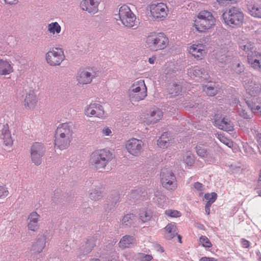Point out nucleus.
Returning <instances> with one entry per match:
<instances>
[{
  "instance_id": "36",
  "label": "nucleus",
  "mask_w": 261,
  "mask_h": 261,
  "mask_svg": "<svg viewBox=\"0 0 261 261\" xmlns=\"http://www.w3.org/2000/svg\"><path fill=\"white\" fill-rule=\"evenodd\" d=\"M104 191L102 188L98 187L91 190L90 193V198L93 200H98L103 196Z\"/></svg>"
},
{
  "instance_id": "24",
  "label": "nucleus",
  "mask_w": 261,
  "mask_h": 261,
  "mask_svg": "<svg viewBox=\"0 0 261 261\" xmlns=\"http://www.w3.org/2000/svg\"><path fill=\"white\" fill-rule=\"evenodd\" d=\"M195 150L197 155L201 158H207L209 155L207 145L205 143L203 142H198L195 147Z\"/></svg>"
},
{
  "instance_id": "45",
  "label": "nucleus",
  "mask_w": 261,
  "mask_h": 261,
  "mask_svg": "<svg viewBox=\"0 0 261 261\" xmlns=\"http://www.w3.org/2000/svg\"><path fill=\"white\" fill-rule=\"evenodd\" d=\"M204 197L207 200L206 203H210V204L212 205V204L216 201L217 198V195L215 192L206 193L205 194Z\"/></svg>"
},
{
  "instance_id": "53",
  "label": "nucleus",
  "mask_w": 261,
  "mask_h": 261,
  "mask_svg": "<svg viewBox=\"0 0 261 261\" xmlns=\"http://www.w3.org/2000/svg\"><path fill=\"white\" fill-rule=\"evenodd\" d=\"M152 259V256L151 255L143 254L142 257V261H150Z\"/></svg>"
},
{
  "instance_id": "48",
  "label": "nucleus",
  "mask_w": 261,
  "mask_h": 261,
  "mask_svg": "<svg viewBox=\"0 0 261 261\" xmlns=\"http://www.w3.org/2000/svg\"><path fill=\"white\" fill-rule=\"evenodd\" d=\"M169 93L172 96L178 95L181 91V87L180 85H176L173 86L169 89Z\"/></svg>"
},
{
  "instance_id": "59",
  "label": "nucleus",
  "mask_w": 261,
  "mask_h": 261,
  "mask_svg": "<svg viewBox=\"0 0 261 261\" xmlns=\"http://www.w3.org/2000/svg\"><path fill=\"white\" fill-rule=\"evenodd\" d=\"M258 184L259 186H261V168H260V172H259V178L258 179Z\"/></svg>"
},
{
  "instance_id": "22",
  "label": "nucleus",
  "mask_w": 261,
  "mask_h": 261,
  "mask_svg": "<svg viewBox=\"0 0 261 261\" xmlns=\"http://www.w3.org/2000/svg\"><path fill=\"white\" fill-rule=\"evenodd\" d=\"M215 125L219 129L226 132L232 131L233 129V126L231 121L225 118H223L222 120L216 119Z\"/></svg>"
},
{
  "instance_id": "52",
  "label": "nucleus",
  "mask_w": 261,
  "mask_h": 261,
  "mask_svg": "<svg viewBox=\"0 0 261 261\" xmlns=\"http://www.w3.org/2000/svg\"><path fill=\"white\" fill-rule=\"evenodd\" d=\"M102 133L105 136H110L112 134V131L109 127H105L102 129Z\"/></svg>"
},
{
  "instance_id": "47",
  "label": "nucleus",
  "mask_w": 261,
  "mask_h": 261,
  "mask_svg": "<svg viewBox=\"0 0 261 261\" xmlns=\"http://www.w3.org/2000/svg\"><path fill=\"white\" fill-rule=\"evenodd\" d=\"M245 69V68L244 65L241 63H238L235 66L233 67L232 70L234 74H240L244 71Z\"/></svg>"
},
{
  "instance_id": "63",
  "label": "nucleus",
  "mask_w": 261,
  "mask_h": 261,
  "mask_svg": "<svg viewBox=\"0 0 261 261\" xmlns=\"http://www.w3.org/2000/svg\"><path fill=\"white\" fill-rule=\"evenodd\" d=\"M259 196H261V190H259L258 192H257Z\"/></svg>"
},
{
  "instance_id": "41",
  "label": "nucleus",
  "mask_w": 261,
  "mask_h": 261,
  "mask_svg": "<svg viewBox=\"0 0 261 261\" xmlns=\"http://www.w3.org/2000/svg\"><path fill=\"white\" fill-rule=\"evenodd\" d=\"M217 138L220 140L221 142L226 145L229 148L233 147V142L230 140L226 138L223 134H218Z\"/></svg>"
},
{
  "instance_id": "13",
  "label": "nucleus",
  "mask_w": 261,
  "mask_h": 261,
  "mask_svg": "<svg viewBox=\"0 0 261 261\" xmlns=\"http://www.w3.org/2000/svg\"><path fill=\"white\" fill-rule=\"evenodd\" d=\"M45 152L43 145L39 142H35L31 148V157L32 162L36 165H39L42 161V158Z\"/></svg>"
},
{
  "instance_id": "56",
  "label": "nucleus",
  "mask_w": 261,
  "mask_h": 261,
  "mask_svg": "<svg viewBox=\"0 0 261 261\" xmlns=\"http://www.w3.org/2000/svg\"><path fill=\"white\" fill-rule=\"evenodd\" d=\"M255 138H256V141L258 142L259 146L261 147V134L257 133L256 135Z\"/></svg>"
},
{
  "instance_id": "4",
  "label": "nucleus",
  "mask_w": 261,
  "mask_h": 261,
  "mask_svg": "<svg viewBox=\"0 0 261 261\" xmlns=\"http://www.w3.org/2000/svg\"><path fill=\"white\" fill-rule=\"evenodd\" d=\"M113 158V154L106 149L94 151L91 154L90 164L97 169H104Z\"/></svg>"
},
{
  "instance_id": "30",
  "label": "nucleus",
  "mask_w": 261,
  "mask_h": 261,
  "mask_svg": "<svg viewBox=\"0 0 261 261\" xmlns=\"http://www.w3.org/2000/svg\"><path fill=\"white\" fill-rule=\"evenodd\" d=\"M219 88L216 84L202 86L203 91L209 96H214L219 92Z\"/></svg>"
},
{
  "instance_id": "40",
  "label": "nucleus",
  "mask_w": 261,
  "mask_h": 261,
  "mask_svg": "<svg viewBox=\"0 0 261 261\" xmlns=\"http://www.w3.org/2000/svg\"><path fill=\"white\" fill-rule=\"evenodd\" d=\"M246 105L248 106V107H250L252 113H253L257 115L261 116V102L257 103H254L252 105L246 102Z\"/></svg>"
},
{
  "instance_id": "39",
  "label": "nucleus",
  "mask_w": 261,
  "mask_h": 261,
  "mask_svg": "<svg viewBox=\"0 0 261 261\" xmlns=\"http://www.w3.org/2000/svg\"><path fill=\"white\" fill-rule=\"evenodd\" d=\"M48 31L51 34H58L61 32V27L58 22H55L48 24Z\"/></svg>"
},
{
  "instance_id": "1",
  "label": "nucleus",
  "mask_w": 261,
  "mask_h": 261,
  "mask_svg": "<svg viewBox=\"0 0 261 261\" xmlns=\"http://www.w3.org/2000/svg\"><path fill=\"white\" fill-rule=\"evenodd\" d=\"M72 125L69 122L63 123L57 127L55 139V145L60 149L67 148L72 139Z\"/></svg>"
},
{
  "instance_id": "17",
  "label": "nucleus",
  "mask_w": 261,
  "mask_h": 261,
  "mask_svg": "<svg viewBox=\"0 0 261 261\" xmlns=\"http://www.w3.org/2000/svg\"><path fill=\"white\" fill-rule=\"evenodd\" d=\"M248 61L255 70L261 72V54L257 51L251 53L248 55Z\"/></svg>"
},
{
  "instance_id": "46",
  "label": "nucleus",
  "mask_w": 261,
  "mask_h": 261,
  "mask_svg": "<svg viewBox=\"0 0 261 261\" xmlns=\"http://www.w3.org/2000/svg\"><path fill=\"white\" fill-rule=\"evenodd\" d=\"M9 192L6 185H0V199H3L8 196Z\"/></svg>"
},
{
  "instance_id": "6",
  "label": "nucleus",
  "mask_w": 261,
  "mask_h": 261,
  "mask_svg": "<svg viewBox=\"0 0 261 261\" xmlns=\"http://www.w3.org/2000/svg\"><path fill=\"white\" fill-rule=\"evenodd\" d=\"M151 16L154 20H164L168 16L169 10L166 4L163 2H154L149 5Z\"/></svg>"
},
{
  "instance_id": "16",
  "label": "nucleus",
  "mask_w": 261,
  "mask_h": 261,
  "mask_svg": "<svg viewBox=\"0 0 261 261\" xmlns=\"http://www.w3.org/2000/svg\"><path fill=\"white\" fill-rule=\"evenodd\" d=\"M100 0H84L81 3L83 10L95 14L98 11V6Z\"/></svg>"
},
{
  "instance_id": "7",
  "label": "nucleus",
  "mask_w": 261,
  "mask_h": 261,
  "mask_svg": "<svg viewBox=\"0 0 261 261\" xmlns=\"http://www.w3.org/2000/svg\"><path fill=\"white\" fill-rule=\"evenodd\" d=\"M242 83L246 93L251 96H257L261 93V84L256 77L252 76L245 77Z\"/></svg>"
},
{
  "instance_id": "12",
  "label": "nucleus",
  "mask_w": 261,
  "mask_h": 261,
  "mask_svg": "<svg viewBox=\"0 0 261 261\" xmlns=\"http://www.w3.org/2000/svg\"><path fill=\"white\" fill-rule=\"evenodd\" d=\"M144 143L141 140L132 138L128 140L125 144L127 151L133 155L139 156L143 151Z\"/></svg>"
},
{
  "instance_id": "8",
  "label": "nucleus",
  "mask_w": 261,
  "mask_h": 261,
  "mask_svg": "<svg viewBox=\"0 0 261 261\" xmlns=\"http://www.w3.org/2000/svg\"><path fill=\"white\" fill-rule=\"evenodd\" d=\"M118 17L125 27L132 28L135 25L136 17L127 5H124L119 8Z\"/></svg>"
},
{
  "instance_id": "33",
  "label": "nucleus",
  "mask_w": 261,
  "mask_h": 261,
  "mask_svg": "<svg viewBox=\"0 0 261 261\" xmlns=\"http://www.w3.org/2000/svg\"><path fill=\"white\" fill-rule=\"evenodd\" d=\"M45 246V238L42 237L37 240L32 245L31 250L35 253L42 251Z\"/></svg>"
},
{
  "instance_id": "10",
  "label": "nucleus",
  "mask_w": 261,
  "mask_h": 261,
  "mask_svg": "<svg viewBox=\"0 0 261 261\" xmlns=\"http://www.w3.org/2000/svg\"><path fill=\"white\" fill-rule=\"evenodd\" d=\"M84 114L88 117H93L101 119L107 117L103 107L97 103H90L87 105L84 109Z\"/></svg>"
},
{
  "instance_id": "62",
  "label": "nucleus",
  "mask_w": 261,
  "mask_h": 261,
  "mask_svg": "<svg viewBox=\"0 0 261 261\" xmlns=\"http://www.w3.org/2000/svg\"><path fill=\"white\" fill-rule=\"evenodd\" d=\"M91 261H100L99 259H92Z\"/></svg>"
},
{
  "instance_id": "14",
  "label": "nucleus",
  "mask_w": 261,
  "mask_h": 261,
  "mask_svg": "<svg viewBox=\"0 0 261 261\" xmlns=\"http://www.w3.org/2000/svg\"><path fill=\"white\" fill-rule=\"evenodd\" d=\"M205 46L201 43L193 44L188 47L189 53L197 60L202 59L206 55Z\"/></svg>"
},
{
  "instance_id": "42",
  "label": "nucleus",
  "mask_w": 261,
  "mask_h": 261,
  "mask_svg": "<svg viewBox=\"0 0 261 261\" xmlns=\"http://www.w3.org/2000/svg\"><path fill=\"white\" fill-rule=\"evenodd\" d=\"M184 161L187 166H192L195 162L194 156L191 153H187L184 157Z\"/></svg>"
},
{
  "instance_id": "26",
  "label": "nucleus",
  "mask_w": 261,
  "mask_h": 261,
  "mask_svg": "<svg viewBox=\"0 0 261 261\" xmlns=\"http://www.w3.org/2000/svg\"><path fill=\"white\" fill-rule=\"evenodd\" d=\"M163 112L159 108H153L150 110L148 119L150 123H155L163 117Z\"/></svg>"
},
{
  "instance_id": "49",
  "label": "nucleus",
  "mask_w": 261,
  "mask_h": 261,
  "mask_svg": "<svg viewBox=\"0 0 261 261\" xmlns=\"http://www.w3.org/2000/svg\"><path fill=\"white\" fill-rule=\"evenodd\" d=\"M238 0H216L217 3L220 6H226L228 5L236 3Z\"/></svg>"
},
{
  "instance_id": "3",
  "label": "nucleus",
  "mask_w": 261,
  "mask_h": 261,
  "mask_svg": "<svg viewBox=\"0 0 261 261\" xmlns=\"http://www.w3.org/2000/svg\"><path fill=\"white\" fill-rule=\"evenodd\" d=\"M224 23L232 28H239L243 25L244 14L239 8L231 7L222 14Z\"/></svg>"
},
{
  "instance_id": "31",
  "label": "nucleus",
  "mask_w": 261,
  "mask_h": 261,
  "mask_svg": "<svg viewBox=\"0 0 261 261\" xmlns=\"http://www.w3.org/2000/svg\"><path fill=\"white\" fill-rule=\"evenodd\" d=\"M250 107L245 105L239 103L238 106V113L239 115L244 119H249L252 115V112L249 110Z\"/></svg>"
},
{
  "instance_id": "2",
  "label": "nucleus",
  "mask_w": 261,
  "mask_h": 261,
  "mask_svg": "<svg viewBox=\"0 0 261 261\" xmlns=\"http://www.w3.org/2000/svg\"><path fill=\"white\" fill-rule=\"evenodd\" d=\"M216 22V18L211 12L203 10L194 18L193 26L199 33H206L215 27Z\"/></svg>"
},
{
  "instance_id": "64",
  "label": "nucleus",
  "mask_w": 261,
  "mask_h": 261,
  "mask_svg": "<svg viewBox=\"0 0 261 261\" xmlns=\"http://www.w3.org/2000/svg\"><path fill=\"white\" fill-rule=\"evenodd\" d=\"M160 247V248H161V252H163V251H164L163 249L161 247Z\"/></svg>"
},
{
  "instance_id": "9",
  "label": "nucleus",
  "mask_w": 261,
  "mask_h": 261,
  "mask_svg": "<svg viewBox=\"0 0 261 261\" xmlns=\"http://www.w3.org/2000/svg\"><path fill=\"white\" fill-rule=\"evenodd\" d=\"M45 58L50 66L59 65L65 59L64 51L61 48L54 47L46 54Z\"/></svg>"
},
{
  "instance_id": "35",
  "label": "nucleus",
  "mask_w": 261,
  "mask_h": 261,
  "mask_svg": "<svg viewBox=\"0 0 261 261\" xmlns=\"http://www.w3.org/2000/svg\"><path fill=\"white\" fill-rule=\"evenodd\" d=\"M129 96L132 101H139L143 100L147 96V91L137 92H129Z\"/></svg>"
},
{
  "instance_id": "51",
  "label": "nucleus",
  "mask_w": 261,
  "mask_h": 261,
  "mask_svg": "<svg viewBox=\"0 0 261 261\" xmlns=\"http://www.w3.org/2000/svg\"><path fill=\"white\" fill-rule=\"evenodd\" d=\"M241 244L243 248H247L250 246V242L245 239L241 240Z\"/></svg>"
},
{
  "instance_id": "15",
  "label": "nucleus",
  "mask_w": 261,
  "mask_h": 261,
  "mask_svg": "<svg viewBox=\"0 0 261 261\" xmlns=\"http://www.w3.org/2000/svg\"><path fill=\"white\" fill-rule=\"evenodd\" d=\"M1 139L3 140V144L6 147H11L12 146L13 140L9 125L7 123L3 126L1 130Z\"/></svg>"
},
{
  "instance_id": "25",
  "label": "nucleus",
  "mask_w": 261,
  "mask_h": 261,
  "mask_svg": "<svg viewBox=\"0 0 261 261\" xmlns=\"http://www.w3.org/2000/svg\"><path fill=\"white\" fill-rule=\"evenodd\" d=\"M171 143V137L167 133H164L157 141L158 146L163 149L167 148Z\"/></svg>"
},
{
  "instance_id": "21",
  "label": "nucleus",
  "mask_w": 261,
  "mask_h": 261,
  "mask_svg": "<svg viewBox=\"0 0 261 261\" xmlns=\"http://www.w3.org/2000/svg\"><path fill=\"white\" fill-rule=\"evenodd\" d=\"M14 71L11 62L7 60L0 59V75H7Z\"/></svg>"
},
{
  "instance_id": "23",
  "label": "nucleus",
  "mask_w": 261,
  "mask_h": 261,
  "mask_svg": "<svg viewBox=\"0 0 261 261\" xmlns=\"http://www.w3.org/2000/svg\"><path fill=\"white\" fill-rule=\"evenodd\" d=\"M136 244L135 238L130 235H125L120 239L119 246L121 249L129 248Z\"/></svg>"
},
{
  "instance_id": "19",
  "label": "nucleus",
  "mask_w": 261,
  "mask_h": 261,
  "mask_svg": "<svg viewBox=\"0 0 261 261\" xmlns=\"http://www.w3.org/2000/svg\"><path fill=\"white\" fill-rule=\"evenodd\" d=\"M40 218L39 214L36 212L31 213L28 217V229L31 231H35L39 228L38 221Z\"/></svg>"
},
{
  "instance_id": "43",
  "label": "nucleus",
  "mask_w": 261,
  "mask_h": 261,
  "mask_svg": "<svg viewBox=\"0 0 261 261\" xmlns=\"http://www.w3.org/2000/svg\"><path fill=\"white\" fill-rule=\"evenodd\" d=\"M200 244L205 248H211L212 244L210 240L205 236H202L199 238Z\"/></svg>"
},
{
  "instance_id": "38",
  "label": "nucleus",
  "mask_w": 261,
  "mask_h": 261,
  "mask_svg": "<svg viewBox=\"0 0 261 261\" xmlns=\"http://www.w3.org/2000/svg\"><path fill=\"white\" fill-rule=\"evenodd\" d=\"M136 216L133 214H127L122 219V224L125 226H131L135 223Z\"/></svg>"
},
{
  "instance_id": "11",
  "label": "nucleus",
  "mask_w": 261,
  "mask_h": 261,
  "mask_svg": "<svg viewBox=\"0 0 261 261\" xmlns=\"http://www.w3.org/2000/svg\"><path fill=\"white\" fill-rule=\"evenodd\" d=\"M161 181L162 186L168 190H174L176 188V178L169 170L164 169L161 172Z\"/></svg>"
},
{
  "instance_id": "50",
  "label": "nucleus",
  "mask_w": 261,
  "mask_h": 261,
  "mask_svg": "<svg viewBox=\"0 0 261 261\" xmlns=\"http://www.w3.org/2000/svg\"><path fill=\"white\" fill-rule=\"evenodd\" d=\"M194 188L199 192V196H201L203 195V185L199 182H196L194 184Z\"/></svg>"
},
{
  "instance_id": "58",
  "label": "nucleus",
  "mask_w": 261,
  "mask_h": 261,
  "mask_svg": "<svg viewBox=\"0 0 261 261\" xmlns=\"http://www.w3.org/2000/svg\"><path fill=\"white\" fill-rule=\"evenodd\" d=\"M156 58L154 56H152L149 58L148 62L150 64H154Z\"/></svg>"
},
{
  "instance_id": "61",
  "label": "nucleus",
  "mask_w": 261,
  "mask_h": 261,
  "mask_svg": "<svg viewBox=\"0 0 261 261\" xmlns=\"http://www.w3.org/2000/svg\"><path fill=\"white\" fill-rule=\"evenodd\" d=\"M161 197H160V199H163V200H166V197L164 195H161Z\"/></svg>"
},
{
  "instance_id": "5",
  "label": "nucleus",
  "mask_w": 261,
  "mask_h": 261,
  "mask_svg": "<svg viewBox=\"0 0 261 261\" xmlns=\"http://www.w3.org/2000/svg\"><path fill=\"white\" fill-rule=\"evenodd\" d=\"M146 45L154 50L165 49L169 44L167 37L163 33L151 32L145 38Z\"/></svg>"
},
{
  "instance_id": "20",
  "label": "nucleus",
  "mask_w": 261,
  "mask_h": 261,
  "mask_svg": "<svg viewBox=\"0 0 261 261\" xmlns=\"http://www.w3.org/2000/svg\"><path fill=\"white\" fill-rule=\"evenodd\" d=\"M247 9L253 17L261 18V6L251 1L248 2Z\"/></svg>"
},
{
  "instance_id": "60",
  "label": "nucleus",
  "mask_w": 261,
  "mask_h": 261,
  "mask_svg": "<svg viewBox=\"0 0 261 261\" xmlns=\"http://www.w3.org/2000/svg\"><path fill=\"white\" fill-rule=\"evenodd\" d=\"M178 239L179 243H181V237L180 235L178 236Z\"/></svg>"
},
{
  "instance_id": "37",
  "label": "nucleus",
  "mask_w": 261,
  "mask_h": 261,
  "mask_svg": "<svg viewBox=\"0 0 261 261\" xmlns=\"http://www.w3.org/2000/svg\"><path fill=\"white\" fill-rule=\"evenodd\" d=\"M204 71L198 66H195L188 69V74L191 77H200L203 74Z\"/></svg>"
},
{
  "instance_id": "54",
  "label": "nucleus",
  "mask_w": 261,
  "mask_h": 261,
  "mask_svg": "<svg viewBox=\"0 0 261 261\" xmlns=\"http://www.w3.org/2000/svg\"><path fill=\"white\" fill-rule=\"evenodd\" d=\"M200 261H218V260L214 257H202L200 259Z\"/></svg>"
},
{
  "instance_id": "44",
  "label": "nucleus",
  "mask_w": 261,
  "mask_h": 261,
  "mask_svg": "<svg viewBox=\"0 0 261 261\" xmlns=\"http://www.w3.org/2000/svg\"><path fill=\"white\" fill-rule=\"evenodd\" d=\"M165 214L171 218H178L181 216V214L179 211L171 209L165 211Z\"/></svg>"
},
{
  "instance_id": "57",
  "label": "nucleus",
  "mask_w": 261,
  "mask_h": 261,
  "mask_svg": "<svg viewBox=\"0 0 261 261\" xmlns=\"http://www.w3.org/2000/svg\"><path fill=\"white\" fill-rule=\"evenodd\" d=\"M211 206V204H210V203H206L205 206V213L209 215L210 213V207Z\"/></svg>"
},
{
  "instance_id": "28",
  "label": "nucleus",
  "mask_w": 261,
  "mask_h": 261,
  "mask_svg": "<svg viewBox=\"0 0 261 261\" xmlns=\"http://www.w3.org/2000/svg\"><path fill=\"white\" fill-rule=\"evenodd\" d=\"M152 211L148 208H141L138 214L139 219L142 223H145L150 221L152 217Z\"/></svg>"
},
{
  "instance_id": "27",
  "label": "nucleus",
  "mask_w": 261,
  "mask_h": 261,
  "mask_svg": "<svg viewBox=\"0 0 261 261\" xmlns=\"http://www.w3.org/2000/svg\"><path fill=\"white\" fill-rule=\"evenodd\" d=\"M76 78L80 84H88L92 81L91 73L86 70L80 71Z\"/></svg>"
},
{
  "instance_id": "29",
  "label": "nucleus",
  "mask_w": 261,
  "mask_h": 261,
  "mask_svg": "<svg viewBox=\"0 0 261 261\" xmlns=\"http://www.w3.org/2000/svg\"><path fill=\"white\" fill-rule=\"evenodd\" d=\"M165 237L170 240L177 234V229L174 223H169L165 227Z\"/></svg>"
},
{
  "instance_id": "32",
  "label": "nucleus",
  "mask_w": 261,
  "mask_h": 261,
  "mask_svg": "<svg viewBox=\"0 0 261 261\" xmlns=\"http://www.w3.org/2000/svg\"><path fill=\"white\" fill-rule=\"evenodd\" d=\"M143 91H147V88L144 80H142L134 82L129 89V92H137Z\"/></svg>"
},
{
  "instance_id": "34",
  "label": "nucleus",
  "mask_w": 261,
  "mask_h": 261,
  "mask_svg": "<svg viewBox=\"0 0 261 261\" xmlns=\"http://www.w3.org/2000/svg\"><path fill=\"white\" fill-rule=\"evenodd\" d=\"M239 48L245 52H248L253 48V43L248 38H242L239 41Z\"/></svg>"
},
{
  "instance_id": "18",
  "label": "nucleus",
  "mask_w": 261,
  "mask_h": 261,
  "mask_svg": "<svg viewBox=\"0 0 261 261\" xmlns=\"http://www.w3.org/2000/svg\"><path fill=\"white\" fill-rule=\"evenodd\" d=\"M23 103L25 109L29 110L35 109L38 103V98L33 91H30L26 94Z\"/></svg>"
},
{
  "instance_id": "55",
  "label": "nucleus",
  "mask_w": 261,
  "mask_h": 261,
  "mask_svg": "<svg viewBox=\"0 0 261 261\" xmlns=\"http://www.w3.org/2000/svg\"><path fill=\"white\" fill-rule=\"evenodd\" d=\"M4 1L6 4L10 5L16 4L19 2V0H4Z\"/></svg>"
}]
</instances>
